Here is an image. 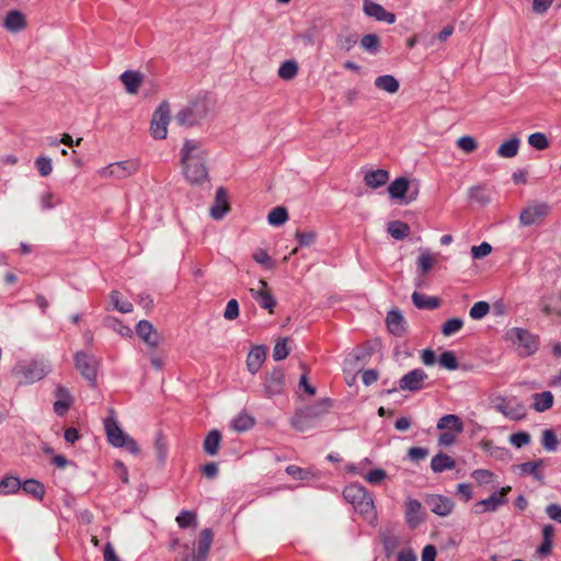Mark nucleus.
<instances>
[{
	"label": "nucleus",
	"mask_w": 561,
	"mask_h": 561,
	"mask_svg": "<svg viewBox=\"0 0 561 561\" xmlns=\"http://www.w3.org/2000/svg\"><path fill=\"white\" fill-rule=\"evenodd\" d=\"M357 43V36L355 34H340L336 38V45L340 49L348 51Z\"/></svg>",
	"instance_id": "nucleus-51"
},
{
	"label": "nucleus",
	"mask_w": 561,
	"mask_h": 561,
	"mask_svg": "<svg viewBox=\"0 0 561 561\" xmlns=\"http://www.w3.org/2000/svg\"><path fill=\"white\" fill-rule=\"evenodd\" d=\"M386 477L387 473L383 469H374L365 476V479L371 484H379L386 479Z\"/></svg>",
	"instance_id": "nucleus-64"
},
{
	"label": "nucleus",
	"mask_w": 561,
	"mask_h": 561,
	"mask_svg": "<svg viewBox=\"0 0 561 561\" xmlns=\"http://www.w3.org/2000/svg\"><path fill=\"white\" fill-rule=\"evenodd\" d=\"M180 156L182 173L191 185H202L208 181V153L201 141L185 139Z\"/></svg>",
	"instance_id": "nucleus-1"
},
{
	"label": "nucleus",
	"mask_w": 561,
	"mask_h": 561,
	"mask_svg": "<svg viewBox=\"0 0 561 561\" xmlns=\"http://www.w3.org/2000/svg\"><path fill=\"white\" fill-rule=\"evenodd\" d=\"M489 311L490 306L486 301H478L471 307L469 316L474 320H480L484 318Z\"/></svg>",
	"instance_id": "nucleus-53"
},
{
	"label": "nucleus",
	"mask_w": 561,
	"mask_h": 561,
	"mask_svg": "<svg viewBox=\"0 0 561 561\" xmlns=\"http://www.w3.org/2000/svg\"><path fill=\"white\" fill-rule=\"evenodd\" d=\"M331 407V403L328 399L321 400L316 404L307 407L299 412H297L291 419V425L300 432L306 431L310 427V423L313 420L325 414Z\"/></svg>",
	"instance_id": "nucleus-4"
},
{
	"label": "nucleus",
	"mask_w": 561,
	"mask_h": 561,
	"mask_svg": "<svg viewBox=\"0 0 561 561\" xmlns=\"http://www.w3.org/2000/svg\"><path fill=\"white\" fill-rule=\"evenodd\" d=\"M229 209L228 193L224 187H218L214 204L210 207V216L214 219L219 220L229 211Z\"/></svg>",
	"instance_id": "nucleus-20"
},
{
	"label": "nucleus",
	"mask_w": 561,
	"mask_h": 561,
	"mask_svg": "<svg viewBox=\"0 0 561 561\" xmlns=\"http://www.w3.org/2000/svg\"><path fill=\"white\" fill-rule=\"evenodd\" d=\"M4 27L12 33H18L26 27V20L18 10L9 11L3 23Z\"/></svg>",
	"instance_id": "nucleus-24"
},
{
	"label": "nucleus",
	"mask_w": 561,
	"mask_h": 561,
	"mask_svg": "<svg viewBox=\"0 0 561 561\" xmlns=\"http://www.w3.org/2000/svg\"><path fill=\"white\" fill-rule=\"evenodd\" d=\"M50 371V365L43 358H35L30 362L19 363L14 373L23 377L27 383L36 382L43 379Z\"/></svg>",
	"instance_id": "nucleus-6"
},
{
	"label": "nucleus",
	"mask_w": 561,
	"mask_h": 561,
	"mask_svg": "<svg viewBox=\"0 0 561 561\" xmlns=\"http://www.w3.org/2000/svg\"><path fill=\"white\" fill-rule=\"evenodd\" d=\"M471 476L479 484H488L492 481L494 474L486 469H477Z\"/></svg>",
	"instance_id": "nucleus-63"
},
{
	"label": "nucleus",
	"mask_w": 561,
	"mask_h": 561,
	"mask_svg": "<svg viewBox=\"0 0 561 561\" xmlns=\"http://www.w3.org/2000/svg\"><path fill=\"white\" fill-rule=\"evenodd\" d=\"M253 260L257 263V264H261L263 266H265L266 268H273L274 267V261L273 259L267 254V252L263 249H257L254 253H253Z\"/></svg>",
	"instance_id": "nucleus-60"
},
{
	"label": "nucleus",
	"mask_w": 561,
	"mask_h": 561,
	"mask_svg": "<svg viewBox=\"0 0 561 561\" xmlns=\"http://www.w3.org/2000/svg\"><path fill=\"white\" fill-rule=\"evenodd\" d=\"M220 442V432L217 430L210 431L204 440V451L209 456H215L218 453Z\"/></svg>",
	"instance_id": "nucleus-37"
},
{
	"label": "nucleus",
	"mask_w": 561,
	"mask_h": 561,
	"mask_svg": "<svg viewBox=\"0 0 561 561\" xmlns=\"http://www.w3.org/2000/svg\"><path fill=\"white\" fill-rule=\"evenodd\" d=\"M20 488H21V482L15 477H5L0 482V493L4 494V495L13 494L16 491H19Z\"/></svg>",
	"instance_id": "nucleus-45"
},
{
	"label": "nucleus",
	"mask_w": 561,
	"mask_h": 561,
	"mask_svg": "<svg viewBox=\"0 0 561 561\" xmlns=\"http://www.w3.org/2000/svg\"><path fill=\"white\" fill-rule=\"evenodd\" d=\"M438 430L449 428L455 431L457 434L462 433L463 424L461 420L455 414H446L438 420Z\"/></svg>",
	"instance_id": "nucleus-35"
},
{
	"label": "nucleus",
	"mask_w": 561,
	"mask_h": 561,
	"mask_svg": "<svg viewBox=\"0 0 561 561\" xmlns=\"http://www.w3.org/2000/svg\"><path fill=\"white\" fill-rule=\"evenodd\" d=\"M455 465V460L446 454H438L431 461V468L434 472L454 469Z\"/></svg>",
	"instance_id": "nucleus-36"
},
{
	"label": "nucleus",
	"mask_w": 561,
	"mask_h": 561,
	"mask_svg": "<svg viewBox=\"0 0 561 561\" xmlns=\"http://www.w3.org/2000/svg\"><path fill=\"white\" fill-rule=\"evenodd\" d=\"M530 435L527 432L514 433L510 436V443L516 448H522L530 443Z\"/></svg>",
	"instance_id": "nucleus-59"
},
{
	"label": "nucleus",
	"mask_w": 561,
	"mask_h": 561,
	"mask_svg": "<svg viewBox=\"0 0 561 561\" xmlns=\"http://www.w3.org/2000/svg\"><path fill=\"white\" fill-rule=\"evenodd\" d=\"M22 488L26 493L33 495L37 500H42L45 494L44 485L37 480H26Z\"/></svg>",
	"instance_id": "nucleus-42"
},
{
	"label": "nucleus",
	"mask_w": 561,
	"mask_h": 561,
	"mask_svg": "<svg viewBox=\"0 0 561 561\" xmlns=\"http://www.w3.org/2000/svg\"><path fill=\"white\" fill-rule=\"evenodd\" d=\"M492 251V247L488 242H482L479 245H473L471 248V255L473 259H482L489 255Z\"/></svg>",
	"instance_id": "nucleus-62"
},
{
	"label": "nucleus",
	"mask_w": 561,
	"mask_h": 561,
	"mask_svg": "<svg viewBox=\"0 0 561 561\" xmlns=\"http://www.w3.org/2000/svg\"><path fill=\"white\" fill-rule=\"evenodd\" d=\"M483 448L491 457L497 460H507L511 457L508 449L505 447L494 446L490 442H485L483 444Z\"/></svg>",
	"instance_id": "nucleus-44"
},
{
	"label": "nucleus",
	"mask_w": 561,
	"mask_h": 561,
	"mask_svg": "<svg viewBox=\"0 0 561 561\" xmlns=\"http://www.w3.org/2000/svg\"><path fill=\"white\" fill-rule=\"evenodd\" d=\"M289 355L288 339H279L276 341L273 350V358L275 360H283Z\"/></svg>",
	"instance_id": "nucleus-47"
},
{
	"label": "nucleus",
	"mask_w": 561,
	"mask_h": 561,
	"mask_svg": "<svg viewBox=\"0 0 561 561\" xmlns=\"http://www.w3.org/2000/svg\"><path fill=\"white\" fill-rule=\"evenodd\" d=\"M285 386V375L280 369H273L265 378L264 389L267 397L280 394Z\"/></svg>",
	"instance_id": "nucleus-18"
},
{
	"label": "nucleus",
	"mask_w": 561,
	"mask_h": 561,
	"mask_svg": "<svg viewBox=\"0 0 561 561\" xmlns=\"http://www.w3.org/2000/svg\"><path fill=\"white\" fill-rule=\"evenodd\" d=\"M298 73V65L295 60H287L278 68V76L283 80H291Z\"/></svg>",
	"instance_id": "nucleus-41"
},
{
	"label": "nucleus",
	"mask_w": 561,
	"mask_h": 561,
	"mask_svg": "<svg viewBox=\"0 0 561 561\" xmlns=\"http://www.w3.org/2000/svg\"><path fill=\"white\" fill-rule=\"evenodd\" d=\"M375 87L379 90L393 94L398 92L400 84L393 76L383 75L375 79Z\"/></svg>",
	"instance_id": "nucleus-33"
},
{
	"label": "nucleus",
	"mask_w": 561,
	"mask_h": 561,
	"mask_svg": "<svg viewBox=\"0 0 561 561\" xmlns=\"http://www.w3.org/2000/svg\"><path fill=\"white\" fill-rule=\"evenodd\" d=\"M437 263V254L432 253L430 250H421L417 257V267L422 273H427Z\"/></svg>",
	"instance_id": "nucleus-39"
},
{
	"label": "nucleus",
	"mask_w": 561,
	"mask_h": 561,
	"mask_svg": "<svg viewBox=\"0 0 561 561\" xmlns=\"http://www.w3.org/2000/svg\"><path fill=\"white\" fill-rule=\"evenodd\" d=\"M511 490V486H504L499 492L491 494L488 499L477 502L473 505V512L478 515L486 512H496L499 507L507 502L506 495Z\"/></svg>",
	"instance_id": "nucleus-12"
},
{
	"label": "nucleus",
	"mask_w": 561,
	"mask_h": 561,
	"mask_svg": "<svg viewBox=\"0 0 561 561\" xmlns=\"http://www.w3.org/2000/svg\"><path fill=\"white\" fill-rule=\"evenodd\" d=\"M104 427L108 442L115 447H122V443L128 434L124 433L114 417L104 421Z\"/></svg>",
	"instance_id": "nucleus-21"
},
{
	"label": "nucleus",
	"mask_w": 561,
	"mask_h": 561,
	"mask_svg": "<svg viewBox=\"0 0 561 561\" xmlns=\"http://www.w3.org/2000/svg\"><path fill=\"white\" fill-rule=\"evenodd\" d=\"M171 121V108L168 102H162L153 112L150 133L154 139H165L168 135V125Z\"/></svg>",
	"instance_id": "nucleus-7"
},
{
	"label": "nucleus",
	"mask_w": 561,
	"mask_h": 561,
	"mask_svg": "<svg viewBox=\"0 0 561 561\" xmlns=\"http://www.w3.org/2000/svg\"><path fill=\"white\" fill-rule=\"evenodd\" d=\"M425 504L430 507V510L438 515V516H447L454 510V502L439 494H431L425 497Z\"/></svg>",
	"instance_id": "nucleus-16"
},
{
	"label": "nucleus",
	"mask_w": 561,
	"mask_h": 561,
	"mask_svg": "<svg viewBox=\"0 0 561 561\" xmlns=\"http://www.w3.org/2000/svg\"><path fill=\"white\" fill-rule=\"evenodd\" d=\"M506 337L517 346L519 355L527 357L538 350V337L523 328H512L506 332Z\"/></svg>",
	"instance_id": "nucleus-5"
},
{
	"label": "nucleus",
	"mask_w": 561,
	"mask_h": 561,
	"mask_svg": "<svg viewBox=\"0 0 561 561\" xmlns=\"http://www.w3.org/2000/svg\"><path fill=\"white\" fill-rule=\"evenodd\" d=\"M209 112V99L206 96H197L176 113L175 122L181 127L191 128L201 124Z\"/></svg>",
	"instance_id": "nucleus-2"
},
{
	"label": "nucleus",
	"mask_w": 561,
	"mask_h": 561,
	"mask_svg": "<svg viewBox=\"0 0 561 561\" xmlns=\"http://www.w3.org/2000/svg\"><path fill=\"white\" fill-rule=\"evenodd\" d=\"M111 302L114 308L122 313H129L133 311V305L127 300H121V295L117 290H113L110 295Z\"/></svg>",
	"instance_id": "nucleus-46"
},
{
	"label": "nucleus",
	"mask_w": 561,
	"mask_h": 561,
	"mask_svg": "<svg viewBox=\"0 0 561 561\" xmlns=\"http://www.w3.org/2000/svg\"><path fill=\"white\" fill-rule=\"evenodd\" d=\"M253 425L254 419L247 413L238 414L231 422L232 428L237 432H245L250 430Z\"/></svg>",
	"instance_id": "nucleus-40"
},
{
	"label": "nucleus",
	"mask_w": 561,
	"mask_h": 561,
	"mask_svg": "<svg viewBox=\"0 0 561 561\" xmlns=\"http://www.w3.org/2000/svg\"><path fill=\"white\" fill-rule=\"evenodd\" d=\"M35 167L42 176H48L53 171V162L48 157L39 156L35 160Z\"/></svg>",
	"instance_id": "nucleus-54"
},
{
	"label": "nucleus",
	"mask_w": 561,
	"mask_h": 561,
	"mask_svg": "<svg viewBox=\"0 0 561 561\" xmlns=\"http://www.w3.org/2000/svg\"><path fill=\"white\" fill-rule=\"evenodd\" d=\"M410 181L407 178H398L388 186L391 198L403 199L409 192Z\"/></svg>",
	"instance_id": "nucleus-29"
},
{
	"label": "nucleus",
	"mask_w": 561,
	"mask_h": 561,
	"mask_svg": "<svg viewBox=\"0 0 561 561\" xmlns=\"http://www.w3.org/2000/svg\"><path fill=\"white\" fill-rule=\"evenodd\" d=\"M250 293L254 300L261 308L268 310L270 313L274 312L276 300L268 289V284L264 279L259 280V288H251Z\"/></svg>",
	"instance_id": "nucleus-14"
},
{
	"label": "nucleus",
	"mask_w": 561,
	"mask_h": 561,
	"mask_svg": "<svg viewBox=\"0 0 561 561\" xmlns=\"http://www.w3.org/2000/svg\"><path fill=\"white\" fill-rule=\"evenodd\" d=\"M343 496L356 512L371 522L375 519L374 500L363 485L357 483L347 485L343 491Z\"/></svg>",
	"instance_id": "nucleus-3"
},
{
	"label": "nucleus",
	"mask_w": 561,
	"mask_h": 561,
	"mask_svg": "<svg viewBox=\"0 0 561 561\" xmlns=\"http://www.w3.org/2000/svg\"><path fill=\"white\" fill-rule=\"evenodd\" d=\"M286 472L296 480H307L310 477L309 470L294 465L288 466Z\"/></svg>",
	"instance_id": "nucleus-61"
},
{
	"label": "nucleus",
	"mask_w": 561,
	"mask_h": 561,
	"mask_svg": "<svg viewBox=\"0 0 561 561\" xmlns=\"http://www.w3.org/2000/svg\"><path fill=\"white\" fill-rule=\"evenodd\" d=\"M494 408L497 412L514 421H520L526 416L525 404L515 398H497L495 400Z\"/></svg>",
	"instance_id": "nucleus-10"
},
{
	"label": "nucleus",
	"mask_w": 561,
	"mask_h": 561,
	"mask_svg": "<svg viewBox=\"0 0 561 561\" xmlns=\"http://www.w3.org/2000/svg\"><path fill=\"white\" fill-rule=\"evenodd\" d=\"M55 396L57 400L54 403V411L56 414L62 416L65 415L72 404V397L67 388L64 386H57L55 390Z\"/></svg>",
	"instance_id": "nucleus-22"
},
{
	"label": "nucleus",
	"mask_w": 561,
	"mask_h": 561,
	"mask_svg": "<svg viewBox=\"0 0 561 561\" xmlns=\"http://www.w3.org/2000/svg\"><path fill=\"white\" fill-rule=\"evenodd\" d=\"M388 233L396 240H402L410 234V226L400 220H393L388 224Z\"/></svg>",
	"instance_id": "nucleus-38"
},
{
	"label": "nucleus",
	"mask_w": 561,
	"mask_h": 561,
	"mask_svg": "<svg viewBox=\"0 0 561 561\" xmlns=\"http://www.w3.org/2000/svg\"><path fill=\"white\" fill-rule=\"evenodd\" d=\"M213 538L211 529L205 528L201 531L195 558L208 559Z\"/></svg>",
	"instance_id": "nucleus-27"
},
{
	"label": "nucleus",
	"mask_w": 561,
	"mask_h": 561,
	"mask_svg": "<svg viewBox=\"0 0 561 561\" xmlns=\"http://www.w3.org/2000/svg\"><path fill=\"white\" fill-rule=\"evenodd\" d=\"M128 94H136L144 82V75L135 70H126L119 77Z\"/></svg>",
	"instance_id": "nucleus-23"
},
{
	"label": "nucleus",
	"mask_w": 561,
	"mask_h": 561,
	"mask_svg": "<svg viewBox=\"0 0 561 561\" xmlns=\"http://www.w3.org/2000/svg\"><path fill=\"white\" fill-rule=\"evenodd\" d=\"M404 516L409 526L417 527L423 522L421 502L415 499H408L404 504Z\"/></svg>",
	"instance_id": "nucleus-19"
},
{
	"label": "nucleus",
	"mask_w": 561,
	"mask_h": 561,
	"mask_svg": "<svg viewBox=\"0 0 561 561\" xmlns=\"http://www.w3.org/2000/svg\"><path fill=\"white\" fill-rule=\"evenodd\" d=\"M266 353L264 347L254 346L247 358V367L251 374H256L265 360Z\"/></svg>",
	"instance_id": "nucleus-25"
},
{
	"label": "nucleus",
	"mask_w": 561,
	"mask_h": 561,
	"mask_svg": "<svg viewBox=\"0 0 561 561\" xmlns=\"http://www.w3.org/2000/svg\"><path fill=\"white\" fill-rule=\"evenodd\" d=\"M528 144L537 150H545L550 145L547 136L542 133H534L529 135Z\"/></svg>",
	"instance_id": "nucleus-48"
},
{
	"label": "nucleus",
	"mask_w": 561,
	"mask_h": 561,
	"mask_svg": "<svg viewBox=\"0 0 561 561\" xmlns=\"http://www.w3.org/2000/svg\"><path fill=\"white\" fill-rule=\"evenodd\" d=\"M463 325V321L459 318H451L447 320L442 327V333L445 336H450L458 332Z\"/></svg>",
	"instance_id": "nucleus-52"
},
{
	"label": "nucleus",
	"mask_w": 561,
	"mask_h": 561,
	"mask_svg": "<svg viewBox=\"0 0 561 561\" xmlns=\"http://www.w3.org/2000/svg\"><path fill=\"white\" fill-rule=\"evenodd\" d=\"M541 444L548 451H553L557 449L558 439L552 430H545L542 432Z\"/></svg>",
	"instance_id": "nucleus-55"
},
{
	"label": "nucleus",
	"mask_w": 561,
	"mask_h": 561,
	"mask_svg": "<svg viewBox=\"0 0 561 561\" xmlns=\"http://www.w3.org/2000/svg\"><path fill=\"white\" fill-rule=\"evenodd\" d=\"M412 301L416 308L426 310L436 309L440 305V301L437 297L426 296L417 291L412 294Z\"/></svg>",
	"instance_id": "nucleus-31"
},
{
	"label": "nucleus",
	"mask_w": 561,
	"mask_h": 561,
	"mask_svg": "<svg viewBox=\"0 0 561 561\" xmlns=\"http://www.w3.org/2000/svg\"><path fill=\"white\" fill-rule=\"evenodd\" d=\"M469 196L471 199L485 205L490 203L491 198L482 186H473L469 191Z\"/></svg>",
	"instance_id": "nucleus-57"
},
{
	"label": "nucleus",
	"mask_w": 561,
	"mask_h": 561,
	"mask_svg": "<svg viewBox=\"0 0 561 561\" xmlns=\"http://www.w3.org/2000/svg\"><path fill=\"white\" fill-rule=\"evenodd\" d=\"M520 146L518 137H512L505 140L496 150V154L501 158L511 159L517 156Z\"/></svg>",
	"instance_id": "nucleus-30"
},
{
	"label": "nucleus",
	"mask_w": 561,
	"mask_h": 561,
	"mask_svg": "<svg viewBox=\"0 0 561 561\" xmlns=\"http://www.w3.org/2000/svg\"><path fill=\"white\" fill-rule=\"evenodd\" d=\"M136 332L139 335V337L151 350L157 348L162 341V336L160 335V333L147 320H141L138 322L136 327Z\"/></svg>",
	"instance_id": "nucleus-15"
},
{
	"label": "nucleus",
	"mask_w": 561,
	"mask_h": 561,
	"mask_svg": "<svg viewBox=\"0 0 561 561\" xmlns=\"http://www.w3.org/2000/svg\"><path fill=\"white\" fill-rule=\"evenodd\" d=\"M139 164L136 160H125L111 163L98 171L102 179L123 180L137 172Z\"/></svg>",
	"instance_id": "nucleus-8"
},
{
	"label": "nucleus",
	"mask_w": 561,
	"mask_h": 561,
	"mask_svg": "<svg viewBox=\"0 0 561 561\" xmlns=\"http://www.w3.org/2000/svg\"><path fill=\"white\" fill-rule=\"evenodd\" d=\"M76 368L93 386L96 381L98 359L85 352H77L75 355Z\"/></svg>",
	"instance_id": "nucleus-11"
},
{
	"label": "nucleus",
	"mask_w": 561,
	"mask_h": 561,
	"mask_svg": "<svg viewBox=\"0 0 561 561\" xmlns=\"http://www.w3.org/2000/svg\"><path fill=\"white\" fill-rule=\"evenodd\" d=\"M360 46L370 53H377L379 49V37L376 34H367L360 39Z\"/></svg>",
	"instance_id": "nucleus-56"
},
{
	"label": "nucleus",
	"mask_w": 561,
	"mask_h": 561,
	"mask_svg": "<svg viewBox=\"0 0 561 561\" xmlns=\"http://www.w3.org/2000/svg\"><path fill=\"white\" fill-rule=\"evenodd\" d=\"M533 398V408L537 412H543L550 409L553 404V394L550 391H543L534 393Z\"/></svg>",
	"instance_id": "nucleus-34"
},
{
	"label": "nucleus",
	"mask_w": 561,
	"mask_h": 561,
	"mask_svg": "<svg viewBox=\"0 0 561 561\" xmlns=\"http://www.w3.org/2000/svg\"><path fill=\"white\" fill-rule=\"evenodd\" d=\"M543 467V460L527 461L518 466L522 474L533 476L535 480L543 482V473L540 470Z\"/></svg>",
	"instance_id": "nucleus-32"
},
{
	"label": "nucleus",
	"mask_w": 561,
	"mask_h": 561,
	"mask_svg": "<svg viewBox=\"0 0 561 561\" xmlns=\"http://www.w3.org/2000/svg\"><path fill=\"white\" fill-rule=\"evenodd\" d=\"M457 146L466 153L473 152L478 148L477 140L471 136H462L457 140Z\"/></svg>",
	"instance_id": "nucleus-58"
},
{
	"label": "nucleus",
	"mask_w": 561,
	"mask_h": 561,
	"mask_svg": "<svg viewBox=\"0 0 561 561\" xmlns=\"http://www.w3.org/2000/svg\"><path fill=\"white\" fill-rule=\"evenodd\" d=\"M387 327L394 335H402L405 331V321L398 310H392L387 316Z\"/></svg>",
	"instance_id": "nucleus-28"
},
{
	"label": "nucleus",
	"mask_w": 561,
	"mask_h": 561,
	"mask_svg": "<svg viewBox=\"0 0 561 561\" xmlns=\"http://www.w3.org/2000/svg\"><path fill=\"white\" fill-rule=\"evenodd\" d=\"M389 180V172L383 169L368 171L364 176L365 184L370 188H378Z\"/></svg>",
	"instance_id": "nucleus-26"
},
{
	"label": "nucleus",
	"mask_w": 561,
	"mask_h": 561,
	"mask_svg": "<svg viewBox=\"0 0 561 561\" xmlns=\"http://www.w3.org/2000/svg\"><path fill=\"white\" fill-rule=\"evenodd\" d=\"M550 211L551 206L548 203L531 202L520 211L519 224L525 227L535 225L547 217Z\"/></svg>",
	"instance_id": "nucleus-9"
},
{
	"label": "nucleus",
	"mask_w": 561,
	"mask_h": 561,
	"mask_svg": "<svg viewBox=\"0 0 561 561\" xmlns=\"http://www.w3.org/2000/svg\"><path fill=\"white\" fill-rule=\"evenodd\" d=\"M288 219V213L284 207L273 208L267 216V221L272 226H280Z\"/></svg>",
	"instance_id": "nucleus-43"
},
{
	"label": "nucleus",
	"mask_w": 561,
	"mask_h": 561,
	"mask_svg": "<svg viewBox=\"0 0 561 561\" xmlns=\"http://www.w3.org/2000/svg\"><path fill=\"white\" fill-rule=\"evenodd\" d=\"M439 365L448 370H456L459 366L458 364V359L456 357V355L454 354V352L451 351H446L444 352L439 359Z\"/></svg>",
	"instance_id": "nucleus-49"
},
{
	"label": "nucleus",
	"mask_w": 561,
	"mask_h": 561,
	"mask_svg": "<svg viewBox=\"0 0 561 561\" xmlns=\"http://www.w3.org/2000/svg\"><path fill=\"white\" fill-rule=\"evenodd\" d=\"M427 374L420 368L413 369L401 377L399 380V389L402 391H419L424 388Z\"/></svg>",
	"instance_id": "nucleus-13"
},
{
	"label": "nucleus",
	"mask_w": 561,
	"mask_h": 561,
	"mask_svg": "<svg viewBox=\"0 0 561 561\" xmlns=\"http://www.w3.org/2000/svg\"><path fill=\"white\" fill-rule=\"evenodd\" d=\"M154 450L157 454L158 461L160 463H164L168 455V446L161 433H159L156 437Z\"/></svg>",
	"instance_id": "nucleus-50"
},
{
	"label": "nucleus",
	"mask_w": 561,
	"mask_h": 561,
	"mask_svg": "<svg viewBox=\"0 0 561 561\" xmlns=\"http://www.w3.org/2000/svg\"><path fill=\"white\" fill-rule=\"evenodd\" d=\"M363 11L366 15L376 19L380 22H386L388 24H393L396 22V15L389 11H387L379 3L374 2L373 0H363Z\"/></svg>",
	"instance_id": "nucleus-17"
}]
</instances>
